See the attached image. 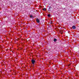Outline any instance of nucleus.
Instances as JSON below:
<instances>
[{
	"mask_svg": "<svg viewBox=\"0 0 79 79\" xmlns=\"http://www.w3.org/2000/svg\"><path fill=\"white\" fill-rule=\"evenodd\" d=\"M31 61L32 62V64H34V63H35V60H34L33 59H32V60H31Z\"/></svg>",
	"mask_w": 79,
	"mask_h": 79,
	"instance_id": "obj_1",
	"label": "nucleus"
},
{
	"mask_svg": "<svg viewBox=\"0 0 79 79\" xmlns=\"http://www.w3.org/2000/svg\"><path fill=\"white\" fill-rule=\"evenodd\" d=\"M36 22L37 23H40V20H39V19H38V18L36 19Z\"/></svg>",
	"mask_w": 79,
	"mask_h": 79,
	"instance_id": "obj_2",
	"label": "nucleus"
},
{
	"mask_svg": "<svg viewBox=\"0 0 79 79\" xmlns=\"http://www.w3.org/2000/svg\"><path fill=\"white\" fill-rule=\"evenodd\" d=\"M72 28L73 29H76V26H72Z\"/></svg>",
	"mask_w": 79,
	"mask_h": 79,
	"instance_id": "obj_3",
	"label": "nucleus"
},
{
	"mask_svg": "<svg viewBox=\"0 0 79 79\" xmlns=\"http://www.w3.org/2000/svg\"><path fill=\"white\" fill-rule=\"evenodd\" d=\"M57 40L55 38L54 40V42H56Z\"/></svg>",
	"mask_w": 79,
	"mask_h": 79,
	"instance_id": "obj_4",
	"label": "nucleus"
},
{
	"mask_svg": "<svg viewBox=\"0 0 79 79\" xmlns=\"http://www.w3.org/2000/svg\"><path fill=\"white\" fill-rule=\"evenodd\" d=\"M43 10H44V11H46V9L45 8H43Z\"/></svg>",
	"mask_w": 79,
	"mask_h": 79,
	"instance_id": "obj_5",
	"label": "nucleus"
},
{
	"mask_svg": "<svg viewBox=\"0 0 79 79\" xmlns=\"http://www.w3.org/2000/svg\"><path fill=\"white\" fill-rule=\"evenodd\" d=\"M48 17H50V14H48Z\"/></svg>",
	"mask_w": 79,
	"mask_h": 79,
	"instance_id": "obj_6",
	"label": "nucleus"
},
{
	"mask_svg": "<svg viewBox=\"0 0 79 79\" xmlns=\"http://www.w3.org/2000/svg\"><path fill=\"white\" fill-rule=\"evenodd\" d=\"M30 18H33V16H32V15H31L30 16Z\"/></svg>",
	"mask_w": 79,
	"mask_h": 79,
	"instance_id": "obj_7",
	"label": "nucleus"
},
{
	"mask_svg": "<svg viewBox=\"0 0 79 79\" xmlns=\"http://www.w3.org/2000/svg\"><path fill=\"white\" fill-rule=\"evenodd\" d=\"M61 34H62L63 33H62V32H61Z\"/></svg>",
	"mask_w": 79,
	"mask_h": 79,
	"instance_id": "obj_8",
	"label": "nucleus"
},
{
	"mask_svg": "<svg viewBox=\"0 0 79 79\" xmlns=\"http://www.w3.org/2000/svg\"><path fill=\"white\" fill-rule=\"evenodd\" d=\"M51 8V7H49V8Z\"/></svg>",
	"mask_w": 79,
	"mask_h": 79,
	"instance_id": "obj_9",
	"label": "nucleus"
},
{
	"mask_svg": "<svg viewBox=\"0 0 79 79\" xmlns=\"http://www.w3.org/2000/svg\"><path fill=\"white\" fill-rule=\"evenodd\" d=\"M51 24H52V23H51Z\"/></svg>",
	"mask_w": 79,
	"mask_h": 79,
	"instance_id": "obj_10",
	"label": "nucleus"
},
{
	"mask_svg": "<svg viewBox=\"0 0 79 79\" xmlns=\"http://www.w3.org/2000/svg\"><path fill=\"white\" fill-rule=\"evenodd\" d=\"M59 27V28H60V27Z\"/></svg>",
	"mask_w": 79,
	"mask_h": 79,
	"instance_id": "obj_11",
	"label": "nucleus"
}]
</instances>
